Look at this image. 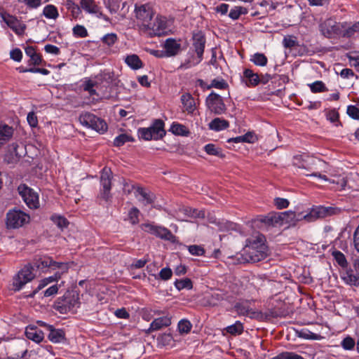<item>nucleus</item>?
I'll return each mask as SVG.
<instances>
[{"mask_svg": "<svg viewBox=\"0 0 359 359\" xmlns=\"http://www.w3.org/2000/svg\"><path fill=\"white\" fill-rule=\"evenodd\" d=\"M79 294L76 291H67L64 295L57 298L53 307L62 314L73 311L79 304Z\"/></svg>", "mask_w": 359, "mask_h": 359, "instance_id": "obj_1", "label": "nucleus"}, {"mask_svg": "<svg viewBox=\"0 0 359 359\" xmlns=\"http://www.w3.org/2000/svg\"><path fill=\"white\" fill-rule=\"evenodd\" d=\"M268 255V247L264 243V237L259 236L246 250V260L250 262H258Z\"/></svg>", "mask_w": 359, "mask_h": 359, "instance_id": "obj_2", "label": "nucleus"}, {"mask_svg": "<svg viewBox=\"0 0 359 359\" xmlns=\"http://www.w3.org/2000/svg\"><path fill=\"white\" fill-rule=\"evenodd\" d=\"M29 221V216L24 212L13 209L6 214V226L8 229H18Z\"/></svg>", "mask_w": 359, "mask_h": 359, "instance_id": "obj_3", "label": "nucleus"}, {"mask_svg": "<svg viewBox=\"0 0 359 359\" xmlns=\"http://www.w3.org/2000/svg\"><path fill=\"white\" fill-rule=\"evenodd\" d=\"M79 119L83 126L90 128L97 132L103 133L107 129V125L104 120L90 112L81 114Z\"/></svg>", "mask_w": 359, "mask_h": 359, "instance_id": "obj_4", "label": "nucleus"}, {"mask_svg": "<svg viewBox=\"0 0 359 359\" xmlns=\"http://www.w3.org/2000/svg\"><path fill=\"white\" fill-rule=\"evenodd\" d=\"M33 270L34 266L27 264L13 278V285L15 291H19L26 283L34 278Z\"/></svg>", "mask_w": 359, "mask_h": 359, "instance_id": "obj_5", "label": "nucleus"}, {"mask_svg": "<svg viewBox=\"0 0 359 359\" xmlns=\"http://www.w3.org/2000/svg\"><path fill=\"white\" fill-rule=\"evenodd\" d=\"M140 228L142 231L154 235L161 239L175 242V236L169 229L165 227L156 226L151 223H144L140 225Z\"/></svg>", "mask_w": 359, "mask_h": 359, "instance_id": "obj_6", "label": "nucleus"}, {"mask_svg": "<svg viewBox=\"0 0 359 359\" xmlns=\"http://www.w3.org/2000/svg\"><path fill=\"white\" fill-rule=\"evenodd\" d=\"M34 264L35 267L41 270L48 268H50L53 270L58 269L62 271V273H66L69 269L67 263L53 261L50 257L48 256H43L36 259Z\"/></svg>", "mask_w": 359, "mask_h": 359, "instance_id": "obj_7", "label": "nucleus"}, {"mask_svg": "<svg viewBox=\"0 0 359 359\" xmlns=\"http://www.w3.org/2000/svg\"><path fill=\"white\" fill-rule=\"evenodd\" d=\"M111 175L112 172L111 169L107 167H104L101 172L100 184L102 189L100 190V196L101 198L106 201H108L111 198V195L110 194L111 188Z\"/></svg>", "mask_w": 359, "mask_h": 359, "instance_id": "obj_8", "label": "nucleus"}, {"mask_svg": "<svg viewBox=\"0 0 359 359\" xmlns=\"http://www.w3.org/2000/svg\"><path fill=\"white\" fill-rule=\"evenodd\" d=\"M342 28H345L344 24L338 23L332 19H327L320 25V30L322 34L327 38L341 35Z\"/></svg>", "mask_w": 359, "mask_h": 359, "instance_id": "obj_9", "label": "nucleus"}, {"mask_svg": "<svg viewBox=\"0 0 359 359\" xmlns=\"http://www.w3.org/2000/svg\"><path fill=\"white\" fill-rule=\"evenodd\" d=\"M205 102L208 108L215 114H222L226 110L222 97L214 92L207 97Z\"/></svg>", "mask_w": 359, "mask_h": 359, "instance_id": "obj_10", "label": "nucleus"}, {"mask_svg": "<svg viewBox=\"0 0 359 359\" xmlns=\"http://www.w3.org/2000/svg\"><path fill=\"white\" fill-rule=\"evenodd\" d=\"M19 194L27 205L32 209L37 208L39 205L38 195L33 190L25 185L18 187Z\"/></svg>", "mask_w": 359, "mask_h": 359, "instance_id": "obj_11", "label": "nucleus"}, {"mask_svg": "<svg viewBox=\"0 0 359 359\" xmlns=\"http://www.w3.org/2000/svg\"><path fill=\"white\" fill-rule=\"evenodd\" d=\"M135 11L136 18L142 22V29H150L151 25V20L153 17V12L150 7L146 5H142L139 7L136 6Z\"/></svg>", "mask_w": 359, "mask_h": 359, "instance_id": "obj_12", "label": "nucleus"}, {"mask_svg": "<svg viewBox=\"0 0 359 359\" xmlns=\"http://www.w3.org/2000/svg\"><path fill=\"white\" fill-rule=\"evenodd\" d=\"M338 211L339 210L337 208L332 207L319 206L316 208H313L311 211L306 213V215H308L306 221L312 222L318 218H323L330 216L336 214Z\"/></svg>", "mask_w": 359, "mask_h": 359, "instance_id": "obj_13", "label": "nucleus"}, {"mask_svg": "<svg viewBox=\"0 0 359 359\" xmlns=\"http://www.w3.org/2000/svg\"><path fill=\"white\" fill-rule=\"evenodd\" d=\"M281 215L283 216V225L285 224H287L289 225L294 226L297 222L301 221L302 219L306 220V217L308 215L304 214L303 212L299 211H285L281 212Z\"/></svg>", "mask_w": 359, "mask_h": 359, "instance_id": "obj_14", "label": "nucleus"}, {"mask_svg": "<svg viewBox=\"0 0 359 359\" xmlns=\"http://www.w3.org/2000/svg\"><path fill=\"white\" fill-rule=\"evenodd\" d=\"M23 147H19L17 144H12L8 153L5 156V161L8 164L18 163L23 155Z\"/></svg>", "mask_w": 359, "mask_h": 359, "instance_id": "obj_15", "label": "nucleus"}, {"mask_svg": "<svg viewBox=\"0 0 359 359\" xmlns=\"http://www.w3.org/2000/svg\"><path fill=\"white\" fill-rule=\"evenodd\" d=\"M192 39L193 46L194 48L195 52L199 58V61H201L203 59V55L205 45V36L201 32H198L197 33H194L193 34Z\"/></svg>", "mask_w": 359, "mask_h": 359, "instance_id": "obj_16", "label": "nucleus"}, {"mask_svg": "<svg viewBox=\"0 0 359 359\" xmlns=\"http://www.w3.org/2000/svg\"><path fill=\"white\" fill-rule=\"evenodd\" d=\"M164 126L165 123L162 120L156 119L152 125L148 127L154 140H161L165 135L166 132L164 129Z\"/></svg>", "mask_w": 359, "mask_h": 359, "instance_id": "obj_17", "label": "nucleus"}, {"mask_svg": "<svg viewBox=\"0 0 359 359\" xmlns=\"http://www.w3.org/2000/svg\"><path fill=\"white\" fill-rule=\"evenodd\" d=\"M163 48L165 50V56L168 57L175 56L181 51V44L171 38L165 40Z\"/></svg>", "mask_w": 359, "mask_h": 359, "instance_id": "obj_18", "label": "nucleus"}, {"mask_svg": "<svg viewBox=\"0 0 359 359\" xmlns=\"http://www.w3.org/2000/svg\"><path fill=\"white\" fill-rule=\"evenodd\" d=\"M165 28L166 20L165 18L157 16L155 22L153 24L151 23V28L145 30H149L150 35L161 36Z\"/></svg>", "mask_w": 359, "mask_h": 359, "instance_id": "obj_19", "label": "nucleus"}, {"mask_svg": "<svg viewBox=\"0 0 359 359\" xmlns=\"http://www.w3.org/2000/svg\"><path fill=\"white\" fill-rule=\"evenodd\" d=\"M0 16L6 25L16 34H20L24 32L25 27H20V29L18 27V22L16 18L11 15L10 14L2 12H0Z\"/></svg>", "mask_w": 359, "mask_h": 359, "instance_id": "obj_20", "label": "nucleus"}, {"mask_svg": "<svg viewBox=\"0 0 359 359\" xmlns=\"http://www.w3.org/2000/svg\"><path fill=\"white\" fill-rule=\"evenodd\" d=\"M42 325L48 328L50 332L48 337L53 343H60L65 339V332L62 330L55 329L52 325H48L45 323H42Z\"/></svg>", "mask_w": 359, "mask_h": 359, "instance_id": "obj_21", "label": "nucleus"}, {"mask_svg": "<svg viewBox=\"0 0 359 359\" xmlns=\"http://www.w3.org/2000/svg\"><path fill=\"white\" fill-rule=\"evenodd\" d=\"M25 335L27 339L36 343L42 341L44 338L43 332L34 326H28L25 330Z\"/></svg>", "mask_w": 359, "mask_h": 359, "instance_id": "obj_22", "label": "nucleus"}, {"mask_svg": "<svg viewBox=\"0 0 359 359\" xmlns=\"http://www.w3.org/2000/svg\"><path fill=\"white\" fill-rule=\"evenodd\" d=\"M170 324L171 320L170 318L168 316L160 317L153 320L147 332L150 333L153 331L161 330L164 327H168Z\"/></svg>", "mask_w": 359, "mask_h": 359, "instance_id": "obj_23", "label": "nucleus"}, {"mask_svg": "<svg viewBox=\"0 0 359 359\" xmlns=\"http://www.w3.org/2000/svg\"><path fill=\"white\" fill-rule=\"evenodd\" d=\"M181 102L185 110L189 114H192L196 109V102L194 98L190 93H184L181 96Z\"/></svg>", "mask_w": 359, "mask_h": 359, "instance_id": "obj_24", "label": "nucleus"}, {"mask_svg": "<svg viewBox=\"0 0 359 359\" xmlns=\"http://www.w3.org/2000/svg\"><path fill=\"white\" fill-rule=\"evenodd\" d=\"M229 126V121L221 118H215L212 121H211L208 124L209 128L215 131H220L222 130H225L228 128Z\"/></svg>", "mask_w": 359, "mask_h": 359, "instance_id": "obj_25", "label": "nucleus"}, {"mask_svg": "<svg viewBox=\"0 0 359 359\" xmlns=\"http://www.w3.org/2000/svg\"><path fill=\"white\" fill-rule=\"evenodd\" d=\"M243 76L246 79L245 83L248 86H256L259 83V76L250 69L244 70Z\"/></svg>", "mask_w": 359, "mask_h": 359, "instance_id": "obj_26", "label": "nucleus"}, {"mask_svg": "<svg viewBox=\"0 0 359 359\" xmlns=\"http://www.w3.org/2000/svg\"><path fill=\"white\" fill-rule=\"evenodd\" d=\"M126 63L133 69H138L142 67V62L140 57L135 54L128 55L125 59Z\"/></svg>", "mask_w": 359, "mask_h": 359, "instance_id": "obj_27", "label": "nucleus"}, {"mask_svg": "<svg viewBox=\"0 0 359 359\" xmlns=\"http://www.w3.org/2000/svg\"><path fill=\"white\" fill-rule=\"evenodd\" d=\"M81 8L90 13H97L99 7L95 4L94 0H81Z\"/></svg>", "mask_w": 359, "mask_h": 359, "instance_id": "obj_28", "label": "nucleus"}, {"mask_svg": "<svg viewBox=\"0 0 359 359\" xmlns=\"http://www.w3.org/2000/svg\"><path fill=\"white\" fill-rule=\"evenodd\" d=\"M204 149L209 155H213L219 158H224L225 154L222 152L219 147H216L214 144H208L205 146Z\"/></svg>", "mask_w": 359, "mask_h": 359, "instance_id": "obj_29", "label": "nucleus"}, {"mask_svg": "<svg viewBox=\"0 0 359 359\" xmlns=\"http://www.w3.org/2000/svg\"><path fill=\"white\" fill-rule=\"evenodd\" d=\"M43 14L48 19H56L59 15L57 8L51 4L47 5L44 7Z\"/></svg>", "mask_w": 359, "mask_h": 359, "instance_id": "obj_30", "label": "nucleus"}, {"mask_svg": "<svg viewBox=\"0 0 359 359\" xmlns=\"http://www.w3.org/2000/svg\"><path fill=\"white\" fill-rule=\"evenodd\" d=\"M183 212L186 215H187L191 218H204L205 217V211L203 210H198L197 209L187 207L183 209Z\"/></svg>", "mask_w": 359, "mask_h": 359, "instance_id": "obj_31", "label": "nucleus"}, {"mask_svg": "<svg viewBox=\"0 0 359 359\" xmlns=\"http://www.w3.org/2000/svg\"><path fill=\"white\" fill-rule=\"evenodd\" d=\"M175 286L178 290L183 289L191 290L193 287V283L190 278H186L184 279L176 280Z\"/></svg>", "mask_w": 359, "mask_h": 359, "instance_id": "obj_32", "label": "nucleus"}, {"mask_svg": "<svg viewBox=\"0 0 359 359\" xmlns=\"http://www.w3.org/2000/svg\"><path fill=\"white\" fill-rule=\"evenodd\" d=\"M137 193H138L142 198V201H145L144 205L151 204L154 203V196L151 192H146L142 187H137Z\"/></svg>", "mask_w": 359, "mask_h": 359, "instance_id": "obj_33", "label": "nucleus"}, {"mask_svg": "<svg viewBox=\"0 0 359 359\" xmlns=\"http://www.w3.org/2000/svg\"><path fill=\"white\" fill-rule=\"evenodd\" d=\"M345 28H342L341 35L344 37H351L355 33L359 32V22L353 23L351 26L346 27V24L344 25Z\"/></svg>", "mask_w": 359, "mask_h": 359, "instance_id": "obj_34", "label": "nucleus"}, {"mask_svg": "<svg viewBox=\"0 0 359 359\" xmlns=\"http://www.w3.org/2000/svg\"><path fill=\"white\" fill-rule=\"evenodd\" d=\"M133 141L134 138L132 136L128 135L127 134H121L114 139V145L115 147H121L126 142Z\"/></svg>", "mask_w": 359, "mask_h": 359, "instance_id": "obj_35", "label": "nucleus"}, {"mask_svg": "<svg viewBox=\"0 0 359 359\" xmlns=\"http://www.w3.org/2000/svg\"><path fill=\"white\" fill-rule=\"evenodd\" d=\"M226 330L231 334H241L243 331V325L240 321H236L233 325L228 326Z\"/></svg>", "mask_w": 359, "mask_h": 359, "instance_id": "obj_36", "label": "nucleus"}, {"mask_svg": "<svg viewBox=\"0 0 359 359\" xmlns=\"http://www.w3.org/2000/svg\"><path fill=\"white\" fill-rule=\"evenodd\" d=\"M228 87L229 85L224 79H215L211 81V83L208 86V89L215 88L217 89L224 90L226 89Z\"/></svg>", "mask_w": 359, "mask_h": 359, "instance_id": "obj_37", "label": "nucleus"}, {"mask_svg": "<svg viewBox=\"0 0 359 359\" xmlns=\"http://www.w3.org/2000/svg\"><path fill=\"white\" fill-rule=\"evenodd\" d=\"M66 8L69 10L73 17L76 18L81 13V7L72 0H67L65 3Z\"/></svg>", "mask_w": 359, "mask_h": 359, "instance_id": "obj_38", "label": "nucleus"}, {"mask_svg": "<svg viewBox=\"0 0 359 359\" xmlns=\"http://www.w3.org/2000/svg\"><path fill=\"white\" fill-rule=\"evenodd\" d=\"M332 255L339 266L343 268L347 267L348 262L344 255L341 252L336 250L334 251Z\"/></svg>", "mask_w": 359, "mask_h": 359, "instance_id": "obj_39", "label": "nucleus"}, {"mask_svg": "<svg viewBox=\"0 0 359 359\" xmlns=\"http://www.w3.org/2000/svg\"><path fill=\"white\" fill-rule=\"evenodd\" d=\"M251 61L257 66L264 67L266 65L268 60L264 54L257 53L253 55Z\"/></svg>", "mask_w": 359, "mask_h": 359, "instance_id": "obj_40", "label": "nucleus"}, {"mask_svg": "<svg viewBox=\"0 0 359 359\" xmlns=\"http://www.w3.org/2000/svg\"><path fill=\"white\" fill-rule=\"evenodd\" d=\"M170 130L173 134L178 135H187L189 133L187 128L180 123H173L170 128Z\"/></svg>", "mask_w": 359, "mask_h": 359, "instance_id": "obj_41", "label": "nucleus"}, {"mask_svg": "<svg viewBox=\"0 0 359 359\" xmlns=\"http://www.w3.org/2000/svg\"><path fill=\"white\" fill-rule=\"evenodd\" d=\"M51 219L61 229L67 228L69 225L68 220L62 216L53 215L51 217Z\"/></svg>", "mask_w": 359, "mask_h": 359, "instance_id": "obj_42", "label": "nucleus"}, {"mask_svg": "<svg viewBox=\"0 0 359 359\" xmlns=\"http://www.w3.org/2000/svg\"><path fill=\"white\" fill-rule=\"evenodd\" d=\"M139 215H140V210L135 208H132L129 212H128V219L130 222L132 224H137L139 223Z\"/></svg>", "mask_w": 359, "mask_h": 359, "instance_id": "obj_43", "label": "nucleus"}, {"mask_svg": "<svg viewBox=\"0 0 359 359\" xmlns=\"http://www.w3.org/2000/svg\"><path fill=\"white\" fill-rule=\"evenodd\" d=\"M311 92L316 93H321L327 91V88L325 86L324 83L320 81H316L309 85Z\"/></svg>", "mask_w": 359, "mask_h": 359, "instance_id": "obj_44", "label": "nucleus"}, {"mask_svg": "<svg viewBox=\"0 0 359 359\" xmlns=\"http://www.w3.org/2000/svg\"><path fill=\"white\" fill-rule=\"evenodd\" d=\"M272 359H304L301 355L292 352H283L273 357Z\"/></svg>", "mask_w": 359, "mask_h": 359, "instance_id": "obj_45", "label": "nucleus"}, {"mask_svg": "<svg viewBox=\"0 0 359 359\" xmlns=\"http://www.w3.org/2000/svg\"><path fill=\"white\" fill-rule=\"evenodd\" d=\"M191 327L192 325L188 320H181L178 323V330L180 333H189Z\"/></svg>", "mask_w": 359, "mask_h": 359, "instance_id": "obj_46", "label": "nucleus"}, {"mask_svg": "<svg viewBox=\"0 0 359 359\" xmlns=\"http://www.w3.org/2000/svg\"><path fill=\"white\" fill-rule=\"evenodd\" d=\"M271 226H283V216L281 212H270Z\"/></svg>", "mask_w": 359, "mask_h": 359, "instance_id": "obj_47", "label": "nucleus"}, {"mask_svg": "<svg viewBox=\"0 0 359 359\" xmlns=\"http://www.w3.org/2000/svg\"><path fill=\"white\" fill-rule=\"evenodd\" d=\"M137 133L139 137L144 140L149 141L154 139L151 131L148 128H140L138 129Z\"/></svg>", "mask_w": 359, "mask_h": 359, "instance_id": "obj_48", "label": "nucleus"}, {"mask_svg": "<svg viewBox=\"0 0 359 359\" xmlns=\"http://www.w3.org/2000/svg\"><path fill=\"white\" fill-rule=\"evenodd\" d=\"M341 345L345 350H352L355 345V342L352 337L348 336L342 340Z\"/></svg>", "mask_w": 359, "mask_h": 359, "instance_id": "obj_49", "label": "nucleus"}, {"mask_svg": "<svg viewBox=\"0 0 359 359\" xmlns=\"http://www.w3.org/2000/svg\"><path fill=\"white\" fill-rule=\"evenodd\" d=\"M247 316L250 318H255L259 320H266V316L264 313L259 311H254L250 308Z\"/></svg>", "mask_w": 359, "mask_h": 359, "instance_id": "obj_50", "label": "nucleus"}, {"mask_svg": "<svg viewBox=\"0 0 359 359\" xmlns=\"http://www.w3.org/2000/svg\"><path fill=\"white\" fill-rule=\"evenodd\" d=\"M247 316L250 318H255L259 320H266V316L264 313L259 311H254L250 308Z\"/></svg>", "mask_w": 359, "mask_h": 359, "instance_id": "obj_51", "label": "nucleus"}, {"mask_svg": "<svg viewBox=\"0 0 359 359\" xmlns=\"http://www.w3.org/2000/svg\"><path fill=\"white\" fill-rule=\"evenodd\" d=\"M235 309L239 315L247 316L250 307L247 303H237L235 305Z\"/></svg>", "mask_w": 359, "mask_h": 359, "instance_id": "obj_52", "label": "nucleus"}, {"mask_svg": "<svg viewBox=\"0 0 359 359\" xmlns=\"http://www.w3.org/2000/svg\"><path fill=\"white\" fill-rule=\"evenodd\" d=\"M73 34L78 37H86L88 36L87 29L82 25H77L73 28Z\"/></svg>", "mask_w": 359, "mask_h": 359, "instance_id": "obj_53", "label": "nucleus"}, {"mask_svg": "<svg viewBox=\"0 0 359 359\" xmlns=\"http://www.w3.org/2000/svg\"><path fill=\"white\" fill-rule=\"evenodd\" d=\"M347 114L355 120H359V109L355 105H349L347 107Z\"/></svg>", "mask_w": 359, "mask_h": 359, "instance_id": "obj_54", "label": "nucleus"}, {"mask_svg": "<svg viewBox=\"0 0 359 359\" xmlns=\"http://www.w3.org/2000/svg\"><path fill=\"white\" fill-rule=\"evenodd\" d=\"M274 205L278 209L281 210L287 208L290 202L287 199L278 197L274 198Z\"/></svg>", "mask_w": 359, "mask_h": 359, "instance_id": "obj_55", "label": "nucleus"}, {"mask_svg": "<svg viewBox=\"0 0 359 359\" xmlns=\"http://www.w3.org/2000/svg\"><path fill=\"white\" fill-rule=\"evenodd\" d=\"M116 40L117 36L114 33L107 34L102 38V42L108 46L113 45L116 41Z\"/></svg>", "mask_w": 359, "mask_h": 359, "instance_id": "obj_56", "label": "nucleus"}, {"mask_svg": "<svg viewBox=\"0 0 359 359\" xmlns=\"http://www.w3.org/2000/svg\"><path fill=\"white\" fill-rule=\"evenodd\" d=\"M295 39L296 38L292 36H285L283 41L284 47L291 48L295 46L297 44V42Z\"/></svg>", "mask_w": 359, "mask_h": 359, "instance_id": "obj_57", "label": "nucleus"}, {"mask_svg": "<svg viewBox=\"0 0 359 359\" xmlns=\"http://www.w3.org/2000/svg\"><path fill=\"white\" fill-rule=\"evenodd\" d=\"M189 252L193 255L201 256L204 254L205 250L201 246L193 245L189 246Z\"/></svg>", "mask_w": 359, "mask_h": 359, "instance_id": "obj_58", "label": "nucleus"}, {"mask_svg": "<svg viewBox=\"0 0 359 359\" xmlns=\"http://www.w3.org/2000/svg\"><path fill=\"white\" fill-rule=\"evenodd\" d=\"M95 86V83H94L91 80H88L85 82L83 85V90L85 91H88L90 95H97L96 90L93 88Z\"/></svg>", "mask_w": 359, "mask_h": 359, "instance_id": "obj_59", "label": "nucleus"}, {"mask_svg": "<svg viewBox=\"0 0 359 359\" xmlns=\"http://www.w3.org/2000/svg\"><path fill=\"white\" fill-rule=\"evenodd\" d=\"M299 337L307 339H318V334L313 333L307 330H302L299 332Z\"/></svg>", "mask_w": 359, "mask_h": 359, "instance_id": "obj_60", "label": "nucleus"}, {"mask_svg": "<svg viewBox=\"0 0 359 359\" xmlns=\"http://www.w3.org/2000/svg\"><path fill=\"white\" fill-rule=\"evenodd\" d=\"M172 275V271L170 268H163L160 271L158 274L159 278L163 280H169Z\"/></svg>", "mask_w": 359, "mask_h": 359, "instance_id": "obj_61", "label": "nucleus"}, {"mask_svg": "<svg viewBox=\"0 0 359 359\" xmlns=\"http://www.w3.org/2000/svg\"><path fill=\"white\" fill-rule=\"evenodd\" d=\"M27 120L29 126L32 128L38 125L37 116L34 111H30L27 114Z\"/></svg>", "mask_w": 359, "mask_h": 359, "instance_id": "obj_62", "label": "nucleus"}, {"mask_svg": "<svg viewBox=\"0 0 359 359\" xmlns=\"http://www.w3.org/2000/svg\"><path fill=\"white\" fill-rule=\"evenodd\" d=\"M11 58L16 62H20L22 57V53L20 48H14L10 53Z\"/></svg>", "mask_w": 359, "mask_h": 359, "instance_id": "obj_63", "label": "nucleus"}, {"mask_svg": "<svg viewBox=\"0 0 359 359\" xmlns=\"http://www.w3.org/2000/svg\"><path fill=\"white\" fill-rule=\"evenodd\" d=\"M43 60L41 58V56L36 53L33 56L30 57V59L28 61L29 65H39L41 64Z\"/></svg>", "mask_w": 359, "mask_h": 359, "instance_id": "obj_64", "label": "nucleus"}]
</instances>
